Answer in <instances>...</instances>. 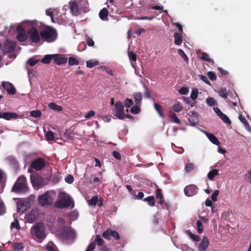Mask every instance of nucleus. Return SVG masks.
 <instances>
[{
  "mask_svg": "<svg viewBox=\"0 0 251 251\" xmlns=\"http://www.w3.org/2000/svg\"><path fill=\"white\" fill-rule=\"evenodd\" d=\"M86 42L89 46L92 47L94 45V41L91 38L88 36H87L86 38Z\"/></svg>",
  "mask_w": 251,
  "mask_h": 251,
  "instance_id": "53",
  "label": "nucleus"
},
{
  "mask_svg": "<svg viewBox=\"0 0 251 251\" xmlns=\"http://www.w3.org/2000/svg\"><path fill=\"white\" fill-rule=\"evenodd\" d=\"M100 69L103 71L106 72L108 74L110 75H112V72L110 69H109L105 66H102L100 67Z\"/></svg>",
  "mask_w": 251,
  "mask_h": 251,
  "instance_id": "62",
  "label": "nucleus"
},
{
  "mask_svg": "<svg viewBox=\"0 0 251 251\" xmlns=\"http://www.w3.org/2000/svg\"><path fill=\"white\" fill-rule=\"evenodd\" d=\"M187 234L194 241L198 242L200 240V237L198 235L194 234L190 231H187Z\"/></svg>",
  "mask_w": 251,
  "mask_h": 251,
  "instance_id": "35",
  "label": "nucleus"
},
{
  "mask_svg": "<svg viewBox=\"0 0 251 251\" xmlns=\"http://www.w3.org/2000/svg\"><path fill=\"white\" fill-rule=\"evenodd\" d=\"M45 247L47 251H57L55 245L52 242H50Z\"/></svg>",
  "mask_w": 251,
  "mask_h": 251,
  "instance_id": "29",
  "label": "nucleus"
},
{
  "mask_svg": "<svg viewBox=\"0 0 251 251\" xmlns=\"http://www.w3.org/2000/svg\"><path fill=\"white\" fill-rule=\"evenodd\" d=\"M46 138L48 141L55 140V137L53 132L51 131H48L45 134Z\"/></svg>",
  "mask_w": 251,
  "mask_h": 251,
  "instance_id": "33",
  "label": "nucleus"
},
{
  "mask_svg": "<svg viewBox=\"0 0 251 251\" xmlns=\"http://www.w3.org/2000/svg\"><path fill=\"white\" fill-rule=\"evenodd\" d=\"M196 228L197 231L199 233H201L203 230V226L200 221H198L196 223Z\"/></svg>",
  "mask_w": 251,
  "mask_h": 251,
  "instance_id": "42",
  "label": "nucleus"
},
{
  "mask_svg": "<svg viewBox=\"0 0 251 251\" xmlns=\"http://www.w3.org/2000/svg\"><path fill=\"white\" fill-rule=\"evenodd\" d=\"M55 197L56 193L55 191L53 190L49 191L39 196L38 201L42 206H49L52 203L53 200Z\"/></svg>",
  "mask_w": 251,
  "mask_h": 251,
  "instance_id": "5",
  "label": "nucleus"
},
{
  "mask_svg": "<svg viewBox=\"0 0 251 251\" xmlns=\"http://www.w3.org/2000/svg\"><path fill=\"white\" fill-rule=\"evenodd\" d=\"M96 241L97 242L98 245L99 246H101L103 243V239L101 238V237L99 235H98L97 236V238H96Z\"/></svg>",
  "mask_w": 251,
  "mask_h": 251,
  "instance_id": "64",
  "label": "nucleus"
},
{
  "mask_svg": "<svg viewBox=\"0 0 251 251\" xmlns=\"http://www.w3.org/2000/svg\"><path fill=\"white\" fill-rule=\"evenodd\" d=\"M29 207V203L26 201H19L17 203L18 212L24 213Z\"/></svg>",
  "mask_w": 251,
  "mask_h": 251,
  "instance_id": "13",
  "label": "nucleus"
},
{
  "mask_svg": "<svg viewBox=\"0 0 251 251\" xmlns=\"http://www.w3.org/2000/svg\"><path fill=\"white\" fill-rule=\"evenodd\" d=\"M174 43L176 45H180L182 42V35L179 33L175 32L174 33Z\"/></svg>",
  "mask_w": 251,
  "mask_h": 251,
  "instance_id": "21",
  "label": "nucleus"
},
{
  "mask_svg": "<svg viewBox=\"0 0 251 251\" xmlns=\"http://www.w3.org/2000/svg\"><path fill=\"white\" fill-rule=\"evenodd\" d=\"M171 108L174 111L176 112H179L182 110L183 106L179 103H176L173 105L171 107Z\"/></svg>",
  "mask_w": 251,
  "mask_h": 251,
  "instance_id": "31",
  "label": "nucleus"
},
{
  "mask_svg": "<svg viewBox=\"0 0 251 251\" xmlns=\"http://www.w3.org/2000/svg\"><path fill=\"white\" fill-rule=\"evenodd\" d=\"M132 66L135 69V73L139 76H141L143 74V68L142 64H138L139 66H136L137 64H131Z\"/></svg>",
  "mask_w": 251,
  "mask_h": 251,
  "instance_id": "19",
  "label": "nucleus"
},
{
  "mask_svg": "<svg viewBox=\"0 0 251 251\" xmlns=\"http://www.w3.org/2000/svg\"><path fill=\"white\" fill-rule=\"evenodd\" d=\"M140 104H136L135 106H133L131 108L130 111L131 113L134 114H137L139 113L140 111Z\"/></svg>",
  "mask_w": 251,
  "mask_h": 251,
  "instance_id": "38",
  "label": "nucleus"
},
{
  "mask_svg": "<svg viewBox=\"0 0 251 251\" xmlns=\"http://www.w3.org/2000/svg\"><path fill=\"white\" fill-rule=\"evenodd\" d=\"M108 14V11L106 8H102L99 12V17L103 21L106 20Z\"/></svg>",
  "mask_w": 251,
  "mask_h": 251,
  "instance_id": "20",
  "label": "nucleus"
},
{
  "mask_svg": "<svg viewBox=\"0 0 251 251\" xmlns=\"http://www.w3.org/2000/svg\"><path fill=\"white\" fill-rule=\"evenodd\" d=\"M219 175V171L217 169H213L209 172L207 174V177L210 180H213L214 178Z\"/></svg>",
  "mask_w": 251,
  "mask_h": 251,
  "instance_id": "23",
  "label": "nucleus"
},
{
  "mask_svg": "<svg viewBox=\"0 0 251 251\" xmlns=\"http://www.w3.org/2000/svg\"><path fill=\"white\" fill-rule=\"evenodd\" d=\"M218 94L223 98H226L227 96V90L225 88H221L218 92Z\"/></svg>",
  "mask_w": 251,
  "mask_h": 251,
  "instance_id": "36",
  "label": "nucleus"
},
{
  "mask_svg": "<svg viewBox=\"0 0 251 251\" xmlns=\"http://www.w3.org/2000/svg\"><path fill=\"white\" fill-rule=\"evenodd\" d=\"M169 116L173 122L177 124H181V122L177 117L176 115L172 111L169 112Z\"/></svg>",
  "mask_w": 251,
  "mask_h": 251,
  "instance_id": "28",
  "label": "nucleus"
},
{
  "mask_svg": "<svg viewBox=\"0 0 251 251\" xmlns=\"http://www.w3.org/2000/svg\"><path fill=\"white\" fill-rule=\"evenodd\" d=\"M195 168V165L193 163L188 162L185 165L184 170L187 173H190Z\"/></svg>",
  "mask_w": 251,
  "mask_h": 251,
  "instance_id": "30",
  "label": "nucleus"
},
{
  "mask_svg": "<svg viewBox=\"0 0 251 251\" xmlns=\"http://www.w3.org/2000/svg\"><path fill=\"white\" fill-rule=\"evenodd\" d=\"M208 139L209 141L212 142L213 144L218 145L220 144L219 140L217 139L216 137L213 134L210 133L207 135Z\"/></svg>",
  "mask_w": 251,
  "mask_h": 251,
  "instance_id": "27",
  "label": "nucleus"
},
{
  "mask_svg": "<svg viewBox=\"0 0 251 251\" xmlns=\"http://www.w3.org/2000/svg\"><path fill=\"white\" fill-rule=\"evenodd\" d=\"M49 107L52 110L61 111L63 110L62 106L56 104L55 103L51 102L48 104Z\"/></svg>",
  "mask_w": 251,
  "mask_h": 251,
  "instance_id": "25",
  "label": "nucleus"
},
{
  "mask_svg": "<svg viewBox=\"0 0 251 251\" xmlns=\"http://www.w3.org/2000/svg\"><path fill=\"white\" fill-rule=\"evenodd\" d=\"M98 201L97 197H93L91 200H89L88 201L89 205H95Z\"/></svg>",
  "mask_w": 251,
  "mask_h": 251,
  "instance_id": "50",
  "label": "nucleus"
},
{
  "mask_svg": "<svg viewBox=\"0 0 251 251\" xmlns=\"http://www.w3.org/2000/svg\"><path fill=\"white\" fill-rule=\"evenodd\" d=\"M18 115L16 113L3 112L2 118L6 120H10L12 118L18 117Z\"/></svg>",
  "mask_w": 251,
  "mask_h": 251,
  "instance_id": "22",
  "label": "nucleus"
},
{
  "mask_svg": "<svg viewBox=\"0 0 251 251\" xmlns=\"http://www.w3.org/2000/svg\"><path fill=\"white\" fill-rule=\"evenodd\" d=\"M156 197L157 199H162L163 195L161 193V190L160 189H157L156 191Z\"/></svg>",
  "mask_w": 251,
  "mask_h": 251,
  "instance_id": "60",
  "label": "nucleus"
},
{
  "mask_svg": "<svg viewBox=\"0 0 251 251\" xmlns=\"http://www.w3.org/2000/svg\"><path fill=\"white\" fill-rule=\"evenodd\" d=\"M219 194V191L218 190H215L214 193L211 195V198L213 201H217V197Z\"/></svg>",
  "mask_w": 251,
  "mask_h": 251,
  "instance_id": "52",
  "label": "nucleus"
},
{
  "mask_svg": "<svg viewBox=\"0 0 251 251\" xmlns=\"http://www.w3.org/2000/svg\"><path fill=\"white\" fill-rule=\"evenodd\" d=\"M30 115L32 117L39 118L41 116V112L38 110H32L30 111Z\"/></svg>",
  "mask_w": 251,
  "mask_h": 251,
  "instance_id": "40",
  "label": "nucleus"
},
{
  "mask_svg": "<svg viewBox=\"0 0 251 251\" xmlns=\"http://www.w3.org/2000/svg\"><path fill=\"white\" fill-rule=\"evenodd\" d=\"M133 97L136 104H140L142 100V94L140 92H136L133 94Z\"/></svg>",
  "mask_w": 251,
  "mask_h": 251,
  "instance_id": "24",
  "label": "nucleus"
},
{
  "mask_svg": "<svg viewBox=\"0 0 251 251\" xmlns=\"http://www.w3.org/2000/svg\"><path fill=\"white\" fill-rule=\"evenodd\" d=\"M133 104V101L131 99H126L124 101V104L126 108H129Z\"/></svg>",
  "mask_w": 251,
  "mask_h": 251,
  "instance_id": "47",
  "label": "nucleus"
},
{
  "mask_svg": "<svg viewBox=\"0 0 251 251\" xmlns=\"http://www.w3.org/2000/svg\"><path fill=\"white\" fill-rule=\"evenodd\" d=\"M72 202V199L68 194L61 192L59 193L58 200L55 202L54 205L57 208H65L70 206Z\"/></svg>",
  "mask_w": 251,
  "mask_h": 251,
  "instance_id": "6",
  "label": "nucleus"
},
{
  "mask_svg": "<svg viewBox=\"0 0 251 251\" xmlns=\"http://www.w3.org/2000/svg\"><path fill=\"white\" fill-rule=\"evenodd\" d=\"M26 69H27V70L28 72V74L29 78L32 77H34L35 75L36 72H34V71L31 70L30 68H29L27 67H26Z\"/></svg>",
  "mask_w": 251,
  "mask_h": 251,
  "instance_id": "58",
  "label": "nucleus"
},
{
  "mask_svg": "<svg viewBox=\"0 0 251 251\" xmlns=\"http://www.w3.org/2000/svg\"><path fill=\"white\" fill-rule=\"evenodd\" d=\"M46 14L50 16L51 18V21L54 23V19H53V13L52 9L51 8H49L46 10Z\"/></svg>",
  "mask_w": 251,
  "mask_h": 251,
  "instance_id": "49",
  "label": "nucleus"
},
{
  "mask_svg": "<svg viewBox=\"0 0 251 251\" xmlns=\"http://www.w3.org/2000/svg\"><path fill=\"white\" fill-rule=\"evenodd\" d=\"M128 57L130 61L135 62L137 59V56L135 53L133 52L128 53Z\"/></svg>",
  "mask_w": 251,
  "mask_h": 251,
  "instance_id": "46",
  "label": "nucleus"
},
{
  "mask_svg": "<svg viewBox=\"0 0 251 251\" xmlns=\"http://www.w3.org/2000/svg\"><path fill=\"white\" fill-rule=\"evenodd\" d=\"M18 33L17 35V39L20 42H24L27 39V35L25 30L22 27L17 28Z\"/></svg>",
  "mask_w": 251,
  "mask_h": 251,
  "instance_id": "17",
  "label": "nucleus"
},
{
  "mask_svg": "<svg viewBox=\"0 0 251 251\" xmlns=\"http://www.w3.org/2000/svg\"><path fill=\"white\" fill-rule=\"evenodd\" d=\"M197 187L194 185L187 186L184 189L185 194L188 197H191L197 193Z\"/></svg>",
  "mask_w": 251,
  "mask_h": 251,
  "instance_id": "16",
  "label": "nucleus"
},
{
  "mask_svg": "<svg viewBox=\"0 0 251 251\" xmlns=\"http://www.w3.org/2000/svg\"><path fill=\"white\" fill-rule=\"evenodd\" d=\"M89 181L91 183L98 182L101 181L100 179L95 174H91L89 177Z\"/></svg>",
  "mask_w": 251,
  "mask_h": 251,
  "instance_id": "37",
  "label": "nucleus"
},
{
  "mask_svg": "<svg viewBox=\"0 0 251 251\" xmlns=\"http://www.w3.org/2000/svg\"><path fill=\"white\" fill-rule=\"evenodd\" d=\"M1 84L9 95H13L15 94L16 90L12 83L8 81H2Z\"/></svg>",
  "mask_w": 251,
  "mask_h": 251,
  "instance_id": "15",
  "label": "nucleus"
},
{
  "mask_svg": "<svg viewBox=\"0 0 251 251\" xmlns=\"http://www.w3.org/2000/svg\"><path fill=\"white\" fill-rule=\"evenodd\" d=\"M109 230L111 233V236H112L117 240H118L120 238L119 233L117 231L112 230L111 229H109Z\"/></svg>",
  "mask_w": 251,
  "mask_h": 251,
  "instance_id": "55",
  "label": "nucleus"
},
{
  "mask_svg": "<svg viewBox=\"0 0 251 251\" xmlns=\"http://www.w3.org/2000/svg\"><path fill=\"white\" fill-rule=\"evenodd\" d=\"M198 90L197 89H193V90H192V91L191 92L190 98L192 100H195L198 97Z\"/></svg>",
  "mask_w": 251,
  "mask_h": 251,
  "instance_id": "48",
  "label": "nucleus"
},
{
  "mask_svg": "<svg viewBox=\"0 0 251 251\" xmlns=\"http://www.w3.org/2000/svg\"><path fill=\"white\" fill-rule=\"evenodd\" d=\"M26 69H27V70L28 72V74L29 78L32 77H34L35 75L36 72H34V71L31 70L30 68H29L27 67H26Z\"/></svg>",
  "mask_w": 251,
  "mask_h": 251,
  "instance_id": "57",
  "label": "nucleus"
},
{
  "mask_svg": "<svg viewBox=\"0 0 251 251\" xmlns=\"http://www.w3.org/2000/svg\"><path fill=\"white\" fill-rule=\"evenodd\" d=\"M114 108L113 109V114L119 119L123 120L125 118L126 114L124 113V107L122 102L118 101L114 105Z\"/></svg>",
  "mask_w": 251,
  "mask_h": 251,
  "instance_id": "9",
  "label": "nucleus"
},
{
  "mask_svg": "<svg viewBox=\"0 0 251 251\" xmlns=\"http://www.w3.org/2000/svg\"><path fill=\"white\" fill-rule=\"evenodd\" d=\"M102 237L107 240H110L111 239V233L109 229L103 233Z\"/></svg>",
  "mask_w": 251,
  "mask_h": 251,
  "instance_id": "51",
  "label": "nucleus"
},
{
  "mask_svg": "<svg viewBox=\"0 0 251 251\" xmlns=\"http://www.w3.org/2000/svg\"><path fill=\"white\" fill-rule=\"evenodd\" d=\"M206 103L209 106H212L217 105V102L215 100L214 98L211 97L207 99Z\"/></svg>",
  "mask_w": 251,
  "mask_h": 251,
  "instance_id": "41",
  "label": "nucleus"
},
{
  "mask_svg": "<svg viewBox=\"0 0 251 251\" xmlns=\"http://www.w3.org/2000/svg\"><path fill=\"white\" fill-rule=\"evenodd\" d=\"M45 166V162L44 160L41 158H38L31 162L30 166L28 168V171L30 173L32 172V169H34L36 171H39Z\"/></svg>",
  "mask_w": 251,
  "mask_h": 251,
  "instance_id": "11",
  "label": "nucleus"
},
{
  "mask_svg": "<svg viewBox=\"0 0 251 251\" xmlns=\"http://www.w3.org/2000/svg\"><path fill=\"white\" fill-rule=\"evenodd\" d=\"M58 232L63 241L67 244L71 243L75 237L74 231L69 227H64L62 230H59Z\"/></svg>",
  "mask_w": 251,
  "mask_h": 251,
  "instance_id": "7",
  "label": "nucleus"
},
{
  "mask_svg": "<svg viewBox=\"0 0 251 251\" xmlns=\"http://www.w3.org/2000/svg\"><path fill=\"white\" fill-rule=\"evenodd\" d=\"M95 114L96 113L94 110H90L87 113V114L84 117L86 119H89L91 117L95 116Z\"/></svg>",
  "mask_w": 251,
  "mask_h": 251,
  "instance_id": "54",
  "label": "nucleus"
},
{
  "mask_svg": "<svg viewBox=\"0 0 251 251\" xmlns=\"http://www.w3.org/2000/svg\"><path fill=\"white\" fill-rule=\"evenodd\" d=\"M27 189L26 178L22 176L17 180L16 182L12 188V191L16 193H24Z\"/></svg>",
  "mask_w": 251,
  "mask_h": 251,
  "instance_id": "8",
  "label": "nucleus"
},
{
  "mask_svg": "<svg viewBox=\"0 0 251 251\" xmlns=\"http://www.w3.org/2000/svg\"><path fill=\"white\" fill-rule=\"evenodd\" d=\"M209 79L211 80H215L216 79V76L214 73L212 72H209L207 74Z\"/></svg>",
  "mask_w": 251,
  "mask_h": 251,
  "instance_id": "61",
  "label": "nucleus"
},
{
  "mask_svg": "<svg viewBox=\"0 0 251 251\" xmlns=\"http://www.w3.org/2000/svg\"><path fill=\"white\" fill-rule=\"evenodd\" d=\"M41 38L48 42H53L57 36L55 29L50 26H46L40 32Z\"/></svg>",
  "mask_w": 251,
  "mask_h": 251,
  "instance_id": "4",
  "label": "nucleus"
},
{
  "mask_svg": "<svg viewBox=\"0 0 251 251\" xmlns=\"http://www.w3.org/2000/svg\"><path fill=\"white\" fill-rule=\"evenodd\" d=\"M65 180L66 182L71 184L74 181V177L72 175H68L65 177Z\"/></svg>",
  "mask_w": 251,
  "mask_h": 251,
  "instance_id": "56",
  "label": "nucleus"
},
{
  "mask_svg": "<svg viewBox=\"0 0 251 251\" xmlns=\"http://www.w3.org/2000/svg\"><path fill=\"white\" fill-rule=\"evenodd\" d=\"M145 201H148L149 204L151 206H153L154 205L155 201L153 196L148 197L145 199Z\"/></svg>",
  "mask_w": 251,
  "mask_h": 251,
  "instance_id": "43",
  "label": "nucleus"
},
{
  "mask_svg": "<svg viewBox=\"0 0 251 251\" xmlns=\"http://www.w3.org/2000/svg\"><path fill=\"white\" fill-rule=\"evenodd\" d=\"M10 227L11 229L15 228L17 230L20 229V226L17 219H15L14 222L11 223Z\"/></svg>",
  "mask_w": 251,
  "mask_h": 251,
  "instance_id": "39",
  "label": "nucleus"
},
{
  "mask_svg": "<svg viewBox=\"0 0 251 251\" xmlns=\"http://www.w3.org/2000/svg\"><path fill=\"white\" fill-rule=\"evenodd\" d=\"M69 8L72 14L77 16L81 12H87L88 11L87 0H80L78 3L75 1H70L69 3Z\"/></svg>",
  "mask_w": 251,
  "mask_h": 251,
  "instance_id": "2",
  "label": "nucleus"
},
{
  "mask_svg": "<svg viewBox=\"0 0 251 251\" xmlns=\"http://www.w3.org/2000/svg\"><path fill=\"white\" fill-rule=\"evenodd\" d=\"M39 216V211L37 209L32 210L25 215L26 221L29 223H33Z\"/></svg>",
  "mask_w": 251,
  "mask_h": 251,
  "instance_id": "12",
  "label": "nucleus"
},
{
  "mask_svg": "<svg viewBox=\"0 0 251 251\" xmlns=\"http://www.w3.org/2000/svg\"><path fill=\"white\" fill-rule=\"evenodd\" d=\"M53 59L54 63H67L68 58L64 54H54L46 55L43 58L40 60L38 56H33L28 59L26 63H50Z\"/></svg>",
  "mask_w": 251,
  "mask_h": 251,
  "instance_id": "1",
  "label": "nucleus"
},
{
  "mask_svg": "<svg viewBox=\"0 0 251 251\" xmlns=\"http://www.w3.org/2000/svg\"><path fill=\"white\" fill-rule=\"evenodd\" d=\"M30 233L32 237L38 242H41L47 235L45 225L42 223L34 225L31 228Z\"/></svg>",
  "mask_w": 251,
  "mask_h": 251,
  "instance_id": "3",
  "label": "nucleus"
},
{
  "mask_svg": "<svg viewBox=\"0 0 251 251\" xmlns=\"http://www.w3.org/2000/svg\"><path fill=\"white\" fill-rule=\"evenodd\" d=\"M199 57L203 61L214 63L213 60L209 57V55L206 52H202L200 54Z\"/></svg>",
  "mask_w": 251,
  "mask_h": 251,
  "instance_id": "26",
  "label": "nucleus"
},
{
  "mask_svg": "<svg viewBox=\"0 0 251 251\" xmlns=\"http://www.w3.org/2000/svg\"><path fill=\"white\" fill-rule=\"evenodd\" d=\"M209 245V241L206 237H204L198 246V251H205Z\"/></svg>",
  "mask_w": 251,
  "mask_h": 251,
  "instance_id": "18",
  "label": "nucleus"
},
{
  "mask_svg": "<svg viewBox=\"0 0 251 251\" xmlns=\"http://www.w3.org/2000/svg\"><path fill=\"white\" fill-rule=\"evenodd\" d=\"M154 107L155 110L157 111L159 115L161 117H163V108L161 105L157 103H154Z\"/></svg>",
  "mask_w": 251,
  "mask_h": 251,
  "instance_id": "34",
  "label": "nucleus"
},
{
  "mask_svg": "<svg viewBox=\"0 0 251 251\" xmlns=\"http://www.w3.org/2000/svg\"><path fill=\"white\" fill-rule=\"evenodd\" d=\"M15 43L7 41L2 45L1 50L5 52H11L15 50Z\"/></svg>",
  "mask_w": 251,
  "mask_h": 251,
  "instance_id": "14",
  "label": "nucleus"
},
{
  "mask_svg": "<svg viewBox=\"0 0 251 251\" xmlns=\"http://www.w3.org/2000/svg\"><path fill=\"white\" fill-rule=\"evenodd\" d=\"M96 247V244L95 243H92L87 247L85 251H93Z\"/></svg>",
  "mask_w": 251,
  "mask_h": 251,
  "instance_id": "59",
  "label": "nucleus"
},
{
  "mask_svg": "<svg viewBox=\"0 0 251 251\" xmlns=\"http://www.w3.org/2000/svg\"><path fill=\"white\" fill-rule=\"evenodd\" d=\"M27 34L32 42L35 43H38L40 42L41 38L40 33H39L36 27H31L27 31Z\"/></svg>",
  "mask_w": 251,
  "mask_h": 251,
  "instance_id": "10",
  "label": "nucleus"
},
{
  "mask_svg": "<svg viewBox=\"0 0 251 251\" xmlns=\"http://www.w3.org/2000/svg\"><path fill=\"white\" fill-rule=\"evenodd\" d=\"M189 92L187 88L182 87L179 90V93L182 95H186Z\"/></svg>",
  "mask_w": 251,
  "mask_h": 251,
  "instance_id": "63",
  "label": "nucleus"
},
{
  "mask_svg": "<svg viewBox=\"0 0 251 251\" xmlns=\"http://www.w3.org/2000/svg\"><path fill=\"white\" fill-rule=\"evenodd\" d=\"M23 248V244L22 243H14L12 245L13 249L16 251L22 250Z\"/></svg>",
  "mask_w": 251,
  "mask_h": 251,
  "instance_id": "32",
  "label": "nucleus"
},
{
  "mask_svg": "<svg viewBox=\"0 0 251 251\" xmlns=\"http://www.w3.org/2000/svg\"><path fill=\"white\" fill-rule=\"evenodd\" d=\"M178 53L184 59L185 61L187 62L188 61V58L181 49H179L178 50Z\"/></svg>",
  "mask_w": 251,
  "mask_h": 251,
  "instance_id": "45",
  "label": "nucleus"
},
{
  "mask_svg": "<svg viewBox=\"0 0 251 251\" xmlns=\"http://www.w3.org/2000/svg\"><path fill=\"white\" fill-rule=\"evenodd\" d=\"M220 117L224 123L227 124H231L230 120L228 118V117L225 114L223 113Z\"/></svg>",
  "mask_w": 251,
  "mask_h": 251,
  "instance_id": "44",
  "label": "nucleus"
}]
</instances>
